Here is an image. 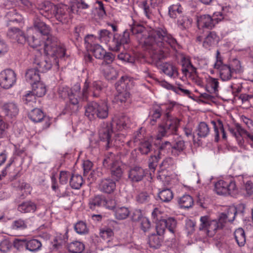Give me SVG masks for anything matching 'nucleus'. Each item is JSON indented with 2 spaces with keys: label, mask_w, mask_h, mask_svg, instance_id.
I'll return each mask as SVG.
<instances>
[{
  "label": "nucleus",
  "mask_w": 253,
  "mask_h": 253,
  "mask_svg": "<svg viewBox=\"0 0 253 253\" xmlns=\"http://www.w3.org/2000/svg\"><path fill=\"white\" fill-rule=\"evenodd\" d=\"M130 30L132 34L136 36L139 42L143 44L156 63L164 59L168 45L174 50L180 48L177 40L164 27L146 30L141 25L134 24Z\"/></svg>",
  "instance_id": "f257e3e1"
},
{
  "label": "nucleus",
  "mask_w": 253,
  "mask_h": 253,
  "mask_svg": "<svg viewBox=\"0 0 253 253\" xmlns=\"http://www.w3.org/2000/svg\"><path fill=\"white\" fill-rule=\"evenodd\" d=\"M44 50L46 57H36L33 62L35 67L41 73H44L51 68L53 65L58 66V58L65 55V48L57 38L49 37L44 42Z\"/></svg>",
  "instance_id": "f03ea898"
},
{
  "label": "nucleus",
  "mask_w": 253,
  "mask_h": 253,
  "mask_svg": "<svg viewBox=\"0 0 253 253\" xmlns=\"http://www.w3.org/2000/svg\"><path fill=\"white\" fill-rule=\"evenodd\" d=\"M215 58L213 67L218 70L220 77L222 81H226L230 80L234 73L240 70V63L237 59L234 60L230 65L223 64V57L218 50H216Z\"/></svg>",
  "instance_id": "7ed1b4c3"
},
{
  "label": "nucleus",
  "mask_w": 253,
  "mask_h": 253,
  "mask_svg": "<svg viewBox=\"0 0 253 253\" xmlns=\"http://www.w3.org/2000/svg\"><path fill=\"white\" fill-rule=\"evenodd\" d=\"M131 82L126 76H123L115 84L116 93L114 101L119 105H123L130 102V94L129 92Z\"/></svg>",
  "instance_id": "20e7f679"
},
{
  "label": "nucleus",
  "mask_w": 253,
  "mask_h": 253,
  "mask_svg": "<svg viewBox=\"0 0 253 253\" xmlns=\"http://www.w3.org/2000/svg\"><path fill=\"white\" fill-rule=\"evenodd\" d=\"M241 119L247 126L250 132L246 130L238 123L235 124L234 127H230L229 131L237 139L239 143L241 145L243 143L244 135H246L248 140L253 143V121L244 116L241 117Z\"/></svg>",
  "instance_id": "39448f33"
},
{
  "label": "nucleus",
  "mask_w": 253,
  "mask_h": 253,
  "mask_svg": "<svg viewBox=\"0 0 253 253\" xmlns=\"http://www.w3.org/2000/svg\"><path fill=\"white\" fill-rule=\"evenodd\" d=\"M180 120L174 117L169 112L166 113L164 122L158 129V138L167 137L171 134H175L179 126Z\"/></svg>",
  "instance_id": "423d86ee"
},
{
  "label": "nucleus",
  "mask_w": 253,
  "mask_h": 253,
  "mask_svg": "<svg viewBox=\"0 0 253 253\" xmlns=\"http://www.w3.org/2000/svg\"><path fill=\"white\" fill-rule=\"evenodd\" d=\"M108 111L106 102H91L85 107V115L90 120L96 116L100 119H105L108 116Z\"/></svg>",
  "instance_id": "0eeeda50"
},
{
  "label": "nucleus",
  "mask_w": 253,
  "mask_h": 253,
  "mask_svg": "<svg viewBox=\"0 0 253 253\" xmlns=\"http://www.w3.org/2000/svg\"><path fill=\"white\" fill-rule=\"evenodd\" d=\"M89 84L87 80L84 83L82 91H81L80 85L77 84L74 85L72 89L71 95L70 96V102L75 107V110H78V103L80 99L86 100L88 94Z\"/></svg>",
  "instance_id": "6e6552de"
},
{
  "label": "nucleus",
  "mask_w": 253,
  "mask_h": 253,
  "mask_svg": "<svg viewBox=\"0 0 253 253\" xmlns=\"http://www.w3.org/2000/svg\"><path fill=\"white\" fill-rule=\"evenodd\" d=\"M214 191L219 195H230L236 196L238 193V189L234 180L229 182L220 180L214 184Z\"/></svg>",
  "instance_id": "1a4fd4ad"
},
{
  "label": "nucleus",
  "mask_w": 253,
  "mask_h": 253,
  "mask_svg": "<svg viewBox=\"0 0 253 253\" xmlns=\"http://www.w3.org/2000/svg\"><path fill=\"white\" fill-rule=\"evenodd\" d=\"M201 224L199 226L200 230H204L208 236H212L216 230L223 227L222 223L218 222L216 220H211L209 216H203L200 218Z\"/></svg>",
  "instance_id": "9d476101"
},
{
  "label": "nucleus",
  "mask_w": 253,
  "mask_h": 253,
  "mask_svg": "<svg viewBox=\"0 0 253 253\" xmlns=\"http://www.w3.org/2000/svg\"><path fill=\"white\" fill-rule=\"evenodd\" d=\"M16 81V74L11 69H6L0 73V85L3 88L11 87Z\"/></svg>",
  "instance_id": "9b49d317"
},
{
  "label": "nucleus",
  "mask_w": 253,
  "mask_h": 253,
  "mask_svg": "<svg viewBox=\"0 0 253 253\" xmlns=\"http://www.w3.org/2000/svg\"><path fill=\"white\" fill-rule=\"evenodd\" d=\"M112 133V127L110 123H103L100 125L98 129V135L100 139L106 142L107 149L112 145L111 137Z\"/></svg>",
  "instance_id": "f8f14e48"
},
{
  "label": "nucleus",
  "mask_w": 253,
  "mask_h": 253,
  "mask_svg": "<svg viewBox=\"0 0 253 253\" xmlns=\"http://www.w3.org/2000/svg\"><path fill=\"white\" fill-rule=\"evenodd\" d=\"M197 26L199 29L207 28L212 29L217 21L208 14L202 15L197 17Z\"/></svg>",
  "instance_id": "ddd939ff"
},
{
  "label": "nucleus",
  "mask_w": 253,
  "mask_h": 253,
  "mask_svg": "<svg viewBox=\"0 0 253 253\" xmlns=\"http://www.w3.org/2000/svg\"><path fill=\"white\" fill-rule=\"evenodd\" d=\"M181 71L186 77H190L197 73L196 68L192 64L188 56L182 55L181 57Z\"/></svg>",
  "instance_id": "4468645a"
},
{
  "label": "nucleus",
  "mask_w": 253,
  "mask_h": 253,
  "mask_svg": "<svg viewBox=\"0 0 253 253\" xmlns=\"http://www.w3.org/2000/svg\"><path fill=\"white\" fill-rule=\"evenodd\" d=\"M28 117L33 122L38 123L42 120L44 121L45 125L44 126L45 128H47L50 126V119L44 116L43 112L42 110L39 108H34L29 112Z\"/></svg>",
  "instance_id": "2eb2a0df"
},
{
  "label": "nucleus",
  "mask_w": 253,
  "mask_h": 253,
  "mask_svg": "<svg viewBox=\"0 0 253 253\" xmlns=\"http://www.w3.org/2000/svg\"><path fill=\"white\" fill-rule=\"evenodd\" d=\"M54 8L56 19L63 24L67 23L70 19L69 8L66 5L54 6Z\"/></svg>",
  "instance_id": "dca6fc26"
},
{
  "label": "nucleus",
  "mask_w": 253,
  "mask_h": 253,
  "mask_svg": "<svg viewBox=\"0 0 253 253\" xmlns=\"http://www.w3.org/2000/svg\"><path fill=\"white\" fill-rule=\"evenodd\" d=\"M28 31L29 34H34L36 32L38 31L42 35L47 36L46 39L49 37H53L52 36L49 35L50 31V27L44 22L38 19L35 21L34 27L28 28Z\"/></svg>",
  "instance_id": "f3484780"
},
{
  "label": "nucleus",
  "mask_w": 253,
  "mask_h": 253,
  "mask_svg": "<svg viewBox=\"0 0 253 253\" xmlns=\"http://www.w3.org/2000/svg\"><path fill=\"white\" fill-rule=\"evenodd\" d=\"M220 40L219 37L214 31L209 32L204 39L203 46L208 50L215 47Z\"/></svg>",
  "instance_id": "a211bd4d"
},
{
  "label": "nucleus",
  "mask_w": 253,
  "mask_h": 253,
  "mask_svg": "<svg viewBox=\"0 0 253 253\" xmlns=\"http://www.w3.org/2000/svg\"><path fill=\"white\" fill-rule=\"evenodd\" d=\"M129 41V32L127 31L124 32L122 35L116 34L114 36L113 42L114 47L113 50L118 51L120 47L125 43H127Z\"/></svg>",
  "instance_id": "6ab92c4d"
},
{
  "label": "nucleus",
  "mask_w": 253,
  "mask_h": 253,
  "mask_svg": "<svg viewBox=\"0 0 253 253\" xmlns=\"http://www.w3.org/2000/svg\"><path fill=\"white\" fill-rule=\"evenodd\" d=\"M1 109L5 116L9 119L15 117L19 113L18 105L13 102L4 103Z\"/></svg>",
  "instance_id": "aec40b11"
},
{
  "label": "nucleus",
  "mask_w": 253,
  "mask_h": 253,
  "mask_svg": "<svg viewBox=\"0 0 253 253\" xmlns=\"http://www.w3.org/2000/svg\"><path fill=\"white\" fill-rule=\"evenodd\" d=\"M145 176L144 169L140 167H134L130 169L128 172V178L132 182L141 181Z\"/></svg>",
  "instance_id": "412c9836"
},
{
  "label": "nucleus",
  "mask_w": 253,
  "mask_h": 253,
  "mask_svg": "<svg viewBox=\"0 0 253 253\" xmlns=\"http://www.w3.org/2000/svg\"><path fill=\"white\" fill-rule=\"evenodd\" d=\"M116 188V182L110 178L103 179L100 184L99 190L105 193L111 194L114 192Z\"/></svg>",
  "instance_id": "4be33fe9"
},
{
  "label": "nucleus",
  "mask_w": 253,
  "mask_h": 253,
  "mask_svg": "<svg viewBox=\"0 0 253 253\" xmlns=\"http://www.w3.org/2000/svg\"><path fill=\"white\" fill-rule=\"evenodd\" d=\"M137 136L136 135L133 140H130L128 143H131L132 141L135 145L139 144V151L142 154H148L151 148V144L148 141L140 142V133L137 132Z\"/></svg>",
  "instance_id": "5701e85b"
},
{
  "label": "nucleus",
  "mask_w": 253,
  "mask_h": 253,
  "mask_svg": "<svg viewBox=\"0 0 253 253\" xmlns=\"http://www.w3.org/2000/svg\"><path fill=\"white\" fill-rule=\"evenodd\" d=\"M162 114V108L160 105L154 104L150 109L149 119L151 125H155Z\"/></svg>",
  "instance_id": "b1692460"
},
{
  "label": "nucleus",
  "mask_w": 253,
  "mask_h": 253,
  "mask_svg": "<svg viewBox=\"0 0 253 253\" xmlns=\"http://www.w3.org/2000/svg\"><path fill=\"white\" fill-rule=\"evenodd\" d=\"M100 70L105 78L108 80H114L118 76L117 71L110 65L102 63Z\"/></svg>",
  "instance_id": "393cba45"
},
{
  "label": "nucleus",
  "mask_w": 253,
  "mask_h": 253,
  "mask_svg": "<svg viewBox=\"0 0 253 253\" xmlns=\"http://www.w3.org/2000/svg\"><path fill=\"white\" fill-rule=\"evenodd\" d=\"M160 69L165 74L170 78H175L178 76L177 68L171 63H164L160 65Z\"/></svg>",
  "instance_id": "a878e982"
},
{
  "label": "nucleus",
  "mask_w": 253,
  "mask_h": 253,
  "mask_svg": "<svg viewBox=\"0 0 253 253\" xmlns=\"http://www.w3.org/2000/svg\"><path fill=\"white\" fill-rule=\"evenodd\" d=\"M237 213V210L235 207H230L225 212L221 213L219 217L218 220L223 224L228 221L233 222Z\"/></svg>",
  "instance_id": "bb28decb"
},
{
  "label": "nucleus",
  "mask_w": 253,
  "mask_h": 253,
  "mask_svg": "<svg viewBox=\"0 0 253 253\" xmlns=\"http://www.w3.org/2000/svg\"><path fill=\"white\" fill-rule=\"evenodd\" d=\"M107 203L108 202L105 201V199H103L101 196H96L89 199L88 207L91 210H95L102 205L108 209L112 208V207L107 205Z\"/></svg>",
  "instance_id": "cd10ccee"
},
{
  "label": "nucleus",
  "mask_w": 253,
  "mask_h": 253,
  "mask_svg": "<svg viewBox=\"0 0 253 253\" xmlns=\"http://www.w3.org/2000/svg\"><path fill=\"white\" fill-rule=\"evenodd\" d=\"M169 150L171 151V144L169 141H165L164 143L155 150V154L154 156H151V158H161L162 157L165 156L166 154L169 153Z\"/></svg>",
  "instance_id": "c85d7f7f"
},
{
  "label": "nucleus",
  "mask_w": 253,
  "mask_h": 253,
  "mask_svg": "<svg viewBox=\"0 0 253 253\" xmlns=\"http://www.w3.org/2000/svg\"><path fill=\"white\" fill-rule=\"evenodd\" d=\"M174 139L175 142L172 145H171V153L172 156L177 157L184 150L185 145L184 140L181 137L176 136Z\"/></svg>",
  "instance_id": "c756f323"
},
{
  "label": "nucleus",
  "mask_w": 253,
  "mask_h": 253,
  "mask_svg": "<svg viewBox=\"0 0 253 253\" xmlns=\"http://www.w3.org/2000/svg\"><path fill=\"white\" fill-rule=\"evenodd\" d=\"M38 70L34 67L29 69L26 73L25 78L27 82L31 85L40 82V77Z\"/></svg>",
  "instance_id": "7c9ffc66"
},
{
  "label": "nucleus",
  "mask_w": 253,
  "mask_h": 253,
  "mask_svg": "<svg viewBox=\"0 0 253 253\" xmlns=\"http://www.w3.org/2000/svg\"><path fill=\"white\" fill-rule=\"evenodd\" d=\"M17 210L21 213L34 212L37 210V206L35 203L31 201H27L19 204Z\"/></svg>",
  "instance_id": "2f4dec72"
},
{
  "label": "nucleus",
  "mask_w": 253,
  "mask_h": 253,
  "mask_svg": "<svg viewBox=\"0 0 253 253\" xmlns=\"http://www.w3.org/2000/svg\"><path fill=\"white\" fill-rule=\"evenodd\" d=\"M112 207L110 209L113 210L116 218L119 220L126 218L130 214L129 209L126 207Z\"/></svg>",
  "instance_id": "473e14b6"
},
{
  "label": "nucleus",
  "mask_w": 253,
  "mask_h": 253,
  "mask_svg": "<svg viewBox=\"0 0 253 253\" xmlns=\"http://www.w3.org/2000/svg\"><path fill=\"white\" fill-rule=\"evenodd\" d=\"M9 34L15 39L19 43L23 44L27 41V38L25 37L23 32L18 28H11L9 30Z\"/></svg>",
  "instance_id": "72a5a7b5"
},
{
  "label": "nucleus",
  "mask_w": 253,
  "mask_h": 253,
  "mask_svg": "<svg viewBox=\"0 0 253 253\" xmlns=\"http://www.w3.org/2000/svg\"><path fill=\"white\" fill-rule=\"evenodd\" d=\"M211 124L212 125L215 133V141L218 142L219 138V134L221 133L222 137L226 139V133L223 128V125L221 121H218L217 122L211 121Z\"/></svg>",
  "instance_id": "f704fd0d"
},
{
  "label": "nucleus",
  "mask_w": 253,
  "mask_h": 253,
  "mask_svg": "<svg viewBox=\"0 0 253 253\" xmlns=\"http://www.w3.org/2000/svg\"><path fill=\"white\" fill-rule=\"evenodd\" d=\"M32 91L38 97L43 96L46 92V88L45 85L41 82L32 84Z\"/></svg>",
  "instance_id": "c9c22d12"
},
{
  "label": "nucleus",
  "mask_w": 253,
  "mask_h": 253,
  "mask_svg": "<svg viewBox=\"0 0 253 253\" xmlns=\"http://www.w3.org/2000/svg\"><path fill=\"white\" fill-rule=\"evenodd\" d=\"M158 197L163 202L168 203L173 198V194L169 188L159 189Z\"/></svg>",
  "instance_id": "e433bc0d"
},
{
  "label": "nucleus",
  "mask_w": 253,
  "mask_h": 253,
  "mask_svg": "<svg viewBox=\"0 0 253 253\" xmlns=\"http://www.w3.org/2000/svg\"><path fill=\"white\" fill-rule=\"evenodd\" d=\"M110 162L108 161V159H104L103 164L104 166H106L109 163V169L110 171H120L123 170L122 167L123 166L122 162L119 159H109Z\"/></svg>",
  "instance_id": "4c0bfd02"
},
{
  "label": "nucleus",
  "mask_w": 253,
  "mask_h": 253,
  "mask_svg": "<svg viewBox=\"0 0 253 253\" xmlns=\"http://www.w3.org/2000/svg\"><path fill=\"white\" fill-rule=\"evenodd\" d=\"M163 240L162 235L158 233L152 234L149 237V244L150 247L155 249L159 248Z\"/></svg>",
  "instance_id": "58836bf2"
},
{
  "label": "nucleus",
  "mask_w": 253,
  "mask_h": 253,
  "mask_svg": "<svg viewBox=\"0 0 253 253\" xmlns=\"http://www.w3.org/2000/svg\"><path fill=\"white\" fill-rule=\"evenodd\" d=\"M70 185L73 189H79L84 183V180L81 175H72L70 179Z\"/></svg>",
  "instance_id": "ea45409f"
},
{
  "label": "nucleus",
  "mask_w": 253,
  "mask_h": 253,
  "mask_svg": "<svg viewBox=\"0 0 253 253\" xmlns=\"http://www.w3.org/2000/svg\"><path fill=\"white\" fill-rule=\"evenodd\" d=\"M178 204L181 208L188 209L192 207L194 204V201L191 196L184 195L179 198Z\"/></svg>",
  "instance_id": "a19ab883"
},
{
  "label": "nucleus",
  "mask_w": 253,
  "mask_h": 253,
  "mask_svg": "<svg viewBox=\"0 0 253 253\" xmlns=\"http://www.w3.org/2000/svg\"><path fill=\"white\" fill-rule=\"evenodd\" d=\"M27 41L31 47L36 48L41 45L42 42L38 37V35L36 34V32L34 34H29L27 31Z\"/></svg>",
  "instance_id": "79ce46f5"
},
{
  "label": "nucleus",
  "mask_w": 253,
  "mask_h": 253,
  "mask_svg": "<svg viewBox=\"0 0 253 253\" xmlns=\"http://www.w3.org/2000/svg\"><path fill=\"white\" fill-rule=\"evenodd\" d=\"M234 237L236 241L240 247H243L246 243V236L244 230L239 228L234 232Z\"/></svg>",
  "instance_id": "37998d69"
},
{
  "label": "nucleus",
  "mask_w": 253,
  "mask_h": 253,
  "mask_svg": "<svg viewBox=\"0 0 253 253\" xmlns=\"http://www.w3.org/2000/svg\"><path fill=\"white\" fill-rule=\"evenodd\" d=\"M68 249L71 253H81L84 249V245L79 241H74L68 245Z\"/></svg>",
  "instance_id": "c03bdc74"
},
{
  "label": "nucleus",
  "mask_w": 253,
  "mask_h": 253,
  "mask_svg": "<svg viewBox=\"0 0 253 253\" xmlns=\"http://www.w3.org/2000/svg\"><path fill=\"white\" fill-rule=\"evenodd\" d=\"M197 135L200 137H206L210 133V128L205 122H201L197 129Z\"/></svg>",
  "instance_id": "a18cd8bd"
},
{
  "label": "nucleus",
  "mask_w": 253,
  "mask_h": 253,
  "mask_svg": "<svg viewBox=\"0 0 253 253\" xmlns=\"http://www.w3.org/2000/svg\"><path fill=\"white\" fill-rule=\"evenodd\" d=\"M182 9L179 3L172 4L169 8V15L172 18H175L181 14Z\"/></svg>",
  "instance_id": "49530a36"
},
{
  "label": "nucleus",
  "mask_w": 253,
  "mask_h": 253,
  "mask_svg": "<svg viewBox=\"0 0 253 253\" xmlns=\"http://www.w3.org/2000/svg\"><path fill=\"white\" fill-rule=\"evenodd\" d=\"M36 95L32 91H28L23 96L22 100L25 104L33 106V105L36 103Z\"/></svg>",
  "instance_id": "de8ad7c7"
},
{
  "label": "nucleus",
  "mask_w": 253,
  "mask_h": 253,
  "mask_svg": "<svg viewBox=\"0 0 253 253\" xmlns=\"http://www.w3.org/2000/svg\"><path fill=\"white\" fill-rule=\"evenodd\" d=\"M6 17L7 18L11 17L8 21L7 24L11 25V23H21L22 22V18L20 15L18 14L15 10H12L7 13Z\"/></svg>",
  "instance_id": "09e8293b"
},
{
  "label": "nucleus",
  "mask_w": 253,
  "mask_h": 253,
  "mask_svg": "<svg viewBox=\"0 0 253 253\" xmlns=\"http://www.w3.org/2000/svg\"><path fill=\"white\" fill-rule=\"evenodd\" d=\"M90 50L96 58L102 59L105 55L106 51L98 44H93Z\"/></svg>",
  "instance_id": "8fccbe9b"
},
{
  "label": "nucleus",
  "mask_w": 253,
  "mask_h": 253,
  "mask_svg": "<svg viewBox=\"0 0 253 253\" xmlns=\"http://www.w3.org/2000/svg\"><path fill=\"white\" fill-rule=\"evenodd\" d=\"M129 119L127 117H122L119 118L116 122V128L118 130H123L129 127Z\"/></svg>",
  "instance_id": "3c124183"
},
{
  "label": "nucleus",
  "mask_w": 253,
  "mask_h": 253,
  "mask_svg": "<svg viewBox=\"0 0 253 253\" xmlns=\"http://www.w3.org/2000/svg\"><path fill=\"white\" fill-rule=\"evenodd\" d=\"M42 247V243L36 239L26 241V249L31 252H36L39 250Z\"/></svg>",
  "instance_id": "603ef678"
},
{
  "label": "nucleus",
  "mask_w": 253,
  "mask_h": 253,
  "mask_svg": "<svg viewBox=\"0 0 253 253\" xmlns=\"http://www.w3.org/2000/svg\"><path fill=\"white\" fill-rule=\"evenodd\" d=\"M192 23L191 18L188 16H183L178 20V25L182 30H185L191 27Z\"/></svg>",
  "instance_id": "864d4df0"
},
{
  "label": "nucleus",
  "mask_w": 253,
  "mask_h": 253,
  "mask_svg": "<svg viewBox=\"0 0 253 253\" xmlns=\"http://www.w3.org/2000/svg\"><path fill=\"white\" fill-rule=\"evenodd\" d=\"M219 83L218 80L213 78H210L208 81L207 89L211 92L216 93L218 91Z\"/></svg>",
  "instance_id": "5fc2aeb1"
},
{
  "label": "nucleus",
  "mask_w": 253,
  "mask_h": 253,
  "mask_svg": "<svg viewBox=\"0 0 253 253\" xmlns=\"http://www.w3.org/2000/svg\"><path fill=\"white\" fill-rule=\"evenodd\" d=\"M71 90L67 86H60L58 88L57 93L59 97L62 99H65L67 97H69L70 99V96L71 95Z\"/></svg>",
  "instance_id": "6e6d98bb"
},
{
  "label": "nucleus",
  "mask_w": 253,
  "mask_h": 253,
  "mask_svg": "<svg viewBox=\"0 0 253 253\" xmlns=\"http://www.w3.org/2000/svg\"><path fill=\"white\" fill-rule=\"evenodd\" d=\"M75 231L80 234H84L88 232L86 224L83 221L78 222L74 226Z\"/></svg>",
  "instance_id": "4d7b16f0"
},
{
  "label": "nucleus",
  "mask_w": 253,
  "mask_h": 253,
  "mask_svg": "<svg viewBox=\"0 0 253 253\" xmlns=\"http://www.w3.org/2000/svg\"><path fill=\"white\" fill-rule=\"evenodd\" d=\"M165 218L155 222L156 226V229L157 233L159 235H163L166 229L167 228V223H166Z\"/></svg>",
  "instance_id": "13d9d810"
},
{
  "label": "nucleus",
  "mask_w": 253,
  "mask_h": 253,
  "mask_svg": "<svg viewBox=\"0 0 253 253\" xmlns=\"http://www.w3.org/2000/svg\"><path fill=\"white\" fill-rule=\"evenodd\" d=\"M102 89V84L101 81H94L91 85V90L93 91V96L97 97L99 95V92Z\"/></svg>",
  "instance_id": "bf43d9fd"
},
{
  "label": "nucleus",
  "mask_w": 253,
  "mask_h": 253,
  "mask_svg": "<svg viewBox=\"0 0 253 253\" xmlns=\"http://www.w3.org/2000/svg\"><path fill=\"white\" fill-rule=\"evenodd\" d=\"M167 228L171 233H173L176 226V221L173 217H165Z\"/></svg>",
  "instance_id": "052dcab7"
},
{
  "label": "nucleus",
  "mask_w": 253,
  "mask_h": 253,
  "mask_svg": "<svg viewBox=\"0 0 253 253\" xmlns=\"http://www.w3.org/2000/svg\"><path fill=\"white\" fill-rule=\"evenodd\" d=\"M136 201L140 204L146 203L149 202L150 196L146 192H142L138 194L136 197Z\"/></svg>",
  "instance_id": "680f3d73"
},
{
  "label": "nucleus",
  "mask_w": 253,
  "mask_h": 253,
  "mask_svg": "<svg viewBox=\"0 0 253 253\" xmlns=\"http://www.w3.org/2000/svg\"><path fill=\"white\" fill-rule=\"evenodd\" d=\"M27 227L24 220L21 219L16 220L13 222L12 228L14 230H22Z\"/></svg>",
  "instance_id": "e2e57ef3"
},
{
  "label": "nucleus",
  "mask_w": 253,
  "mask_h": 253,
  "mask_svg": "<svg viewBox=\"0 0 253 253\" xmlns=\"http://www.w3.org/2000/svg\"><path fill=\"white\" fill-rule=\"evenodd\" d=\"M143 9L145 16L148 19H152L153 15L152 14V10L148 5L147 2L145 0L142 2Z\"/></svg>",
  "instance_id": "0e129e2a"
},
{
  "label": "nucleus",
  "mask_w": 253,
  "mask_h": 253,
  "mask_svg": "<svg viewBox=\"0 0 253 253\" xmlns=\"http://www.w3.org/2000/svg\"><path fill=\"white\" fill-rule=\"evenodd\" d=\"M118 58L119 60L128 63H134V57L131 56L127 53H121L118 55Z\"/></svg>",
  "instance_id": "69168bd1"
},
{
  "label": "nucleus",
  "mask_w": 253,
  "mask_h": 253,
  "mask_svg": "<svg viewBox=\"0 0 253 253\" xmlns=\"http://www.w3.org/2000/svg\"><path fill=\"white\" fill-rule=\"evenodd\" d=\"M11 247L9 241L6 238H3L0 242V251L2 252H7Z\"/></svg>",
  "instance_id": "338daca9"
},
{
  "label": "nucleus",
  "mask_w": 253,
  "mask_h": 253,
  "mask_svg": "<svg viewBox=\"0 0 253 253\" xmlns=\"http://www.w3.org/2000/svg\"><path fill=\"white\" fill-rule=\"evenodd\" d=\"M72 175L70 172L67 171H61L59 176V181L62 184H66L69 178H71Z\"/></svg>",
  "instance_id": "774afa93"
}]
</instances>
